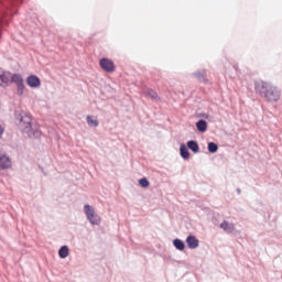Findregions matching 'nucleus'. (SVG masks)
I'll list each match as a JSON object with an SVG mask.
<instances>
[{"label": "nucleus", "mask_w": 282, "mask_h": 282, "mask_svg": "<svg viewBox=\"0 0 282 282\" xmlns=\"http://www.w3.org/2000/svg\"><path fill=\"white\" fill-rule=\"evenodd\" d=\"M15 120L18 121V127L22 133H26L29 138H40L41 130L39 124L32 120V117L26 112L15 111Z\"/></svg>", "instance_id": "nucleus-1"}, {"label": "nucleus", "mask_w": 282, "mask_h": 282, "mask_svg": "<svg viewBox=\"0 0 282 282\" xmlns=\"http://www.w3.org/2000/svg\"><path fill=\"white\" fill-rule=\"evenodd\" d=\"M256 94H259L261 98H264L267 102H279L281 100V90L279 87L264 80H258L254 83Z\"/></svg>", "instance_id": "nucleus-2"}, {"label": "nucleus", "mask_w": 282, "mask_h": 282, "mask_svg": "<svg viewBox=\"0 0 282 282\" xmlns=\"http://www.w3.org/2000/svg\"><path fill=\"white\" fill-rule=\"evenodd\" d=\"M84 213L91 226H100V216L96 214V209H94L91 205H85Z\"/></svg>", "instance_id": "nucleus-3"}, {"label": "nucleus", "mask_w": 282, "mask_h": 282, "mask_svg": "<svg viewBox=\"0 0 282 282\" xmlns=\"http://www.w3.org/2000/svg\"><path fill=\"white\" fill-rule=\"evenodd\" d=\"M11 83H14L17 85L18 96H23V91L25 89V84L23 83V76H21V74L11 75Z\"/></svg>", "instance_id": "nucleus-4"}, {"label": "nucleus", "mask_w": 282, "mask_h": 282, "mask_svg": "<svg viewBox=\"0 0 282 282\" xmlns=\"http://www.w3.org/2000/svg\"><path fill=\"white\" fill-rule=\"evenodd\" d=\"M99 65L104 72H107L108 74H111V72H115L116 65L113 64V61L104 57L99 61Z\"/></svg>", "instance_id": "nucleus-5"}, {"label": "nucleus", "mask_w": 282, "mask_h": 282, "mask_svg": "<svg viewBox=\"0 0 282 282\" xmlns=\"http://www.w3.org/2000/svg\"><path fill=\"white\" fill-rule=\"evenodd\" d=\"M26 85H29V87H31L32 89H36L41 87V78H39V76L36 75H30L26 78Z\"/></svg>", "instance_id": "nucleus-6"}, {"label": "nucleus", "mask_w": 282, "mask_h": 282, "mask_svg": "<svg viewBox=\"0 0 282 282\" xmlns=\"http://www.w3.org/2000/svg\"><path fill=\"white\" fill-rule=\"evenodd\" d=\"M12 166V161L10 156L6 154H0V171H6V169H10Z\"/></svg>", "instance_id": "nucleus-7"}, {"label": "nucleus", "mask_w": 282, "mask_h": 282, "mask_svg": "<svg viewBox=\"0 0 282 282\" xmlns=\"http://www.w3.org/2000/svg\"><path fill=\"white\" fill-rule=\"evenodd\" d=\"M186 243L189 250H195V248H199V239H197V237L193 235L187 236Z\"/></svg>", "instance_id": "nucleus-8"}, {"label": "nucleus", "mask_w": 282, "mask_h": 282, "mask_svg": "<svg viewBox=\"0 0 282 282\" xmlns=\"http://www.w3.org/2000/svg\"><path fill=\"white\" fill-rule=\"evenodd\" d=\"M196 129L198 133H206L208 131V121L200 119L196 122Z\"/></svg>", "instance_id": "nucleus-9"}, {"label": "nucleus", "mask_w": 282, "mask_h": 282, "mask_svg": "<svg viewBox=\"0 0 282 282\" xmlns=\"http://www.w3.org/2000/svg\"><path fill=\"white\" fill-rule=\"evenodd\" d=\"M12 82V74L10 72H0V85H8V83Z\"/></svg>", "instance_id": "nucleus-10"}, {"label": "nucleus", "mask_w": 282, "mask_h": 282, "mask_svg": "<svg viewBox=\"0 0 282 282\" xmlns=\"http://www.w3.org/2000/svg\"><path fill=\"white\" fill-rule=\"evenodd\" d=\"M180 154L183 160H191V152L188 151V147L186 144H181Z\"/></svg>", "instance_id": "nucleus-11"}, {"label": "nucleus", "mask_w": 282, "mask_h": 282, "mask_svg": "<svg viewBox=\"0 0 282 282\" xmlns=\"http://www.w3.org/2000/svg\"><path fill=\"white\" fill-rule=\"evenodd\" d=\"M186 147L189 149V151H192V153H199V143H197V141L189 140L187 141Z\"/></svg>", "instance_id": "nucleus-12"}, {"label": "nucleus", "mask_w": 282, "mask_h": 282, "mask_svg": "<svg viewBox=\"0 0 282 282\" xmlns=\"http://www.w3.org/2000/svg\"><path fill=\"white\" fill-rule=\"evenodd\" d=\"M220 228H221L225 232H229V234L235 232V225L228 223L227 220H224V221L220 224Z\"/></svg>", "instance_id": "nucleus-13"}, {"label": "nucleus", "mask_w": 282, "mask_h": 282, "mask_svg": "<svg viewBox=\"0 0 282 282\" xmlns=\"http://www.w3.org/2000/svg\"><path fill=\"white\" fill-rule=\"evenodd\" d=\"M173 246L176 250H180L181 252L184 251L186 248V243L180 238L173 240Z\"/></svg>", "instance_id": "nucleus-14"}, {"label": "nucleus", "mask_w": 282, "mask_h": 282, "mask_svg": "<svg viewBox=\"0 0 282 282\" xmlns=\"http://www.w3.org/2000/svg\"><path fill=\"white\" fill-rule=\"evenodd\" d=\"M59 259H67L69 257V247L62 246L58 250Z\"/></svg>", "instance_id": "nucleus-15"}, {"label": "nucleus", "mask_w": 282, "mask_h": 282, "mask_svg": "<svg viewBox=\"0 0 282 282\" xmlns=\"http://www.w3.org/2000/svg\"><path fill=\"white\" fill-rule=\"evenodd\" d=\"M145 94L149 96V98H151V100H160L158 93L151 88H147Z\"/></svg>", "instance_id": "nucleus-16"}, {"label": "nucleus", "mask_w": 282, "mask_h": 282, "mask_svg": "<svg viewBox=\"0 0 282 282\" xmlns=\"http://www.w3.org/2000/svg\"><path fill=\"white\" fill-rule=\"evenodd\" d=\"M207 149H208L209 153H217V151H219V145H217V143L210 141L207 143Z\"/></svg>", "instance_id": "nucleus-17"}, {"label": "nucleus", "mask_w": 282, "mask_h": 282, "mask_svg": "<svg viewBox=\"0 0 282 282\" xmlns=\"http://www.w3.org/2000/svg\"><path fill=\"white\" fill-rule=\"evenodd\" d=\"M195 78H197V80H199V83H204V80H206V77L204 76V72L202 70H196L194 73Z\"/></svg>", "instance_id": "nucleus-18"}, {"label": "nucleus", "mask_w": 282, "mask_h": 282, "mask_svg": "<svg viewBox=\"0 0 282 282\" xmlns=\"http://www.w3.org/2000/svg\"><path fill=\"white\" fill-rule=\"evenodd\" d=\"M86 120L89 127H98V120H95L91 116H87Z\"/></svg>", "instance_id": "nucleus-19"}, {"label": "nucleus", "mask_w": 282, "mask_h": 282, "mask_svg": "<svg viewBox=\"0 0 282 282\" xmlns=\"http://www.w3.org/2000/svg\"><path fill=\"white\" fill-rule=\"evenodd\" d=\"M139 185L141 188H149V178L148 177H142L139 180Z\"/></svg>", "instance_id": "nucleus-20"}, {"label": "nucleus", "mask_w": 282, "mask_h": 282, "mask_svg": "<svg viewBox=\"0 0 282 282\" xmlns=\"http://www.w3.org/2000/svg\"><path fill=\"white\" fill-rule=\"evenodd\" d=\"M9 2L11 3V6H21V3H23V0H9Z\"/></svg>", "instance_id": "nucleus-21"}, {"label": "nucleus", "mask_w": 282, "mask_h": 282, "mask_svg": "<svg viewBox=\"0 0 282 282\" xmlns=\"http://www.w3.org/2000/svg\"><path fill=\"white\" fill-rule=\"evenodd\" d=\"M202 117L205 118L206 120H210L212 118L210 115L208 113H203Z\"/></svg>", "instance_id": "nucleus-22"}, {"label": "nucleus", "mask_w": 282, "mask_h": 282, "mask_svg": "<svg viewBox=\"0 0 282 282\" xmlns=\"http://www.w3.org/2000/svg\"><path fill=\"white\" fill-rule=\"evenodd\" d=\"M237 193H241V189H240V188H237Z\"/></svg>", "instance_id": "nucleus-23"}]
</instances>
